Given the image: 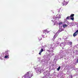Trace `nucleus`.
Instances as JSON below:
<instances>
[{"label": "nucleus", "mask_w": 78, "mask_h": 78, "mask_svg": "<svg viewBox=\"0 0 78 78\" xmlns=\"http://www.w3.org/2000/svg\"><path fill=\"white\" fill-rule=\"evenodd\" d=\"M33 76V73L32 72H27L23 76L22 78H31Z\"/></svg>", "instance_id": "f257e3e1"}, {"label": "nucleus", "mask_w": 78, "mask_h": 78, "mask_svg": "<svg viewBox=\"0 0 78 78\" xmlns=\"http://www.w3.org/2000/svg\"><path fill=\"white\" fill-rule=\"evenodd\" d=\"M74 16H75V14H72L69 17H70V18H71V20H74Z\"/></svg>", "instance_id": "f03ea898"}, {"label": "nucleus", "mask_w": 78, "mask_h": 78, "mask_svg": "<svg viewBox=\"0 0 78 78\" xmlns=\"http://www.w3.org/2000/svg\"><path fill=\"white\" fill-rule=\"evenodd\" d=\"M78 34V30H77L73 34V36L75 37Z\"/></svg>", "instance_id": "7ed1b4c3"}, {"label": "nucleus", "mask_w": 78, "mask_h": 78, "mask_svg": "<svg viewBox=\"0 0 78 78\" xmlns=\"http://www.w3.org/2000/svg\"><path fill=\"white\" fill-rule=\"evenodd\" d=\"M67 4H68V2H67L64 1L63 2L62 5V6H64V5H65V6H66V5H67Z\"/></svg>", "instance_id": "20e7f679"}, {"label": "nucleus", "mask_w": 78, "mask_h": 78, "mask_svg": "<svg viewBox=\"0 0 78 78\" xmlns=\"http://www.w3.org/2000/svg\"><path fill=\"white\" fill-rule=\"evenodd\" d=\"M43 51H44V49L42 48L41 49V50H40V52L39 53V55H41V53H42V52Z\"/></svg>", "instance_id": "39448f33"}, {"label": "nucleus", "mask_w": 78, "mask_h": 78, "mask_svg": "<svg viewBox=\"0 0 78 78\" xmlns=\"http://www.w3.org/2000/svg\"><path fill=\"white\" fill-rule=\"evenodd\" d=\"M56 37H57V35L55 34L53 37V40H54V41H55V39H56Z\"/></svg>", "instance_id": "423d86ee"}, {"label": "nucleus", "mask_w": 78, "mask_h": 78, "mask_svg": "<svg viewBox=\"0 0 78 78\" xmlns=\"http://www.w3.org/2000/svg\"><path fill=\"white\" fill-rule=\"evenodd\" d=\"M4 54H5V55H9L8 54V51H6L5 52Z\"/></svg>", "instance_id": "0eeeda50"}, {"label": "nucleus", "mask_w": 78, "mask_h": 78, "mask_svg": "<svg viewBox=\"0 0 78 78\" xmlns=\"http://www.w3.org/2000/svg\"><path fill=\"white\" fill-rule=\"evenodd\" d=\"M46 32V33H49V31H47V30H44V31H43V33H45V32Z\"/></svg>", "instance_id": "6e6552de"}, {"label": "nucleus", "mask_w": 78, "mask_h": 78, "mask_svg": "<svg viewBox=\"0 0 78 78\" xmlns=\"http://www.w3.org/2000/svg\"><path fill=\"white\" fill-rule=\"evenodd\" d=\"M67 24H64L63 26V28H66V27H67Z\"/></svg>", "instance_id": "1a4fd4ad"}, {"label": "nucleus", "mask_w": 78, "mask_h": 78, "mask_svg": "<svg viewBox=\"0 0 78 78\" xmlns=\"http://www.w3.org/2000/svg\"><path fill=\"white\" fill-rule=\"evenodd\" d=\"M69 18H70V17L69 16H68L66 17V20H70V19Z\"/></svg>", "instance_id": "9d476101"}, {"label": "nucleus", "mask_w": 78, "mask_h": 78, "mask_svg": "<svg viewBox=\"0 0 78 78\" xmlns=\"http://www.w3.org/2000/svg\"><path fill=\"white\" fill-rule=\"evenodd\" d=\"M5 55V58H8V56H9V55Z\"/></svg>", "instance_id": "9b49d317"}, {"label": "nucleus", "mask_w": 78, "mask_h": 78, "mask_svg": "<svg viewBox=\"0 0 78 78\" xmlns=\"http://www.w3.org/2000/svg\"><path fill=\"white\" fill-rule=\"evenodd\" d=\"M64 31V30L63 29H62L61 30H59V31L60 32H61V31Z\"/></svg>", "instance_id": "f8f14e48"}, {"label": "nucleus", "mask_w": 78, "mask_h": 78, "mask_svg": "<svg viewBox=\"0 0 78 78\" xmlns=\"http://www.w3.org/2000/svg\"><path fill=\"white\" fill-rule=\"evenodd\" d=\"M60 69H61V67H60V66H59L58 68L57 69V70H59Z\"/></svg>", "instance_id": "ddd939ff"}, {"label": "nucleus", "mask_w": 78, "mask_h": 78, "mask_svg": "<svg viewBox=\"0 0 78 78\" xmlns=\"http://www.w3.org/2000/svg\"><path fill=\"white\" fill-rule=\"evenodd\" d=\"M38 39L39 40V41H41V40H42V38L39 37Z\"/></svg>", "instance_id": "4468645a"}, {"label": "nucleus", "mask_w": 78, "mask_h": 78, "mask_svg": "<svg viewBox=\"0 0 78 78\" xmlns=\"http://www.w3.org/2000/svg\"><path fill=\"white\" fill-rule=\"evenodd\" d=\"M62 23L60 22L59 23L58 25H62Z\"/></svg>", "instance_id": "2eb2a0df"}, {"label": "nucleus", "mask_w": 78, "mask_h": 78, "mask_svg": "<svg viewBox=\"0 0 78 78\" xmlns=\"http://www.w3.org/2000/svg\"><path fill=\"white\" fill-rule=\"evenodd\" d=\"M56 43L57 45H59V43L58 41H57Z\"/></svg>", "instance_id": "dca6fc26"}, {"label": "nucleus", "mask_w": 78, "mask_h": 78, "mask_svg": "<svg viewBox=\"0 0 78 78\" xmlns=\"http://www.w3.org/2000/svg\"><path fill=\"white\" fill-rule=\"evenodd\" d=\"M70 45H72V42H70L69 43Z\"/></svg>", "instance_id": "f3484780"}, {"label": "nucleus", "mask_w": 78, "mask_h": 78, "mask_svg": "<svg viewBox=\"0 0 78 78\" xmlns=\"http://www.w3.org/2000/svg\"><path fill=\"white\" fill-rule=\"evenodd\" d=\"M59 0H58V1H59Z\"/></svg>", "instance_id": "a211bd4d"}]
</instances>
